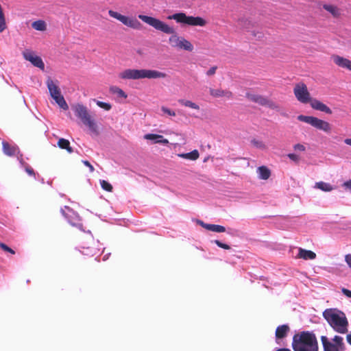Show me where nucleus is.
Masks as SVG:
<instances>
[{
    "label": "nucleus",
    "instance_id": "1",
    "mask_svg": "<svg viewBox=\"0 0 351 351\" xmlns=\"http://www.w3.org/2000/svg\"><path fill=\"white\" fill-rule=\"evenodd\" d=\"M138 17L144 23L153 27L156 30L160 31L167 34H171L169 38L170 45L175 49L192 51L194 49L193 45L190 41L182 36H179L173 27L169 26L165 22L146 15L139 14Z\"/></svg>",
    "mask_w": 351,
    "mask_h": 351
},
{
    "label": "nucleus",
    "instance_id": "2",
    "mask_svg": "<svg viewBox=\"0 0 351 351\" xmlns=\"http://www.w3.org/2000/svg\"><path fill=\"white\" fill-rule=\"evenodd\" d=\"M292 348L294 351H318V342L313 332L302 331L293 337Z\"/></svg>",
    "mask_w": 351,
    "mask_h": 351
},
{
    "label": "nucleus",
    "instance_id": "3",
    "mask_svg": "<svg viewBox=\"0 0 351 351\" xmlns=\"http://www.w3.org/2000/svg\"><path fill=\"white\" fill-rule=\"evenodd\" d=\"M323 317L336 332L344 334L348 331V322L343 312L336 308H328L323 312Z\"/></svg>",
    "mask_w": 351,
    "mask_h": 351
},
{
    "label": "nucleus",
    "instance_id": "4",
    "mask_svg": "<svg viewBox=\"0 0 351 351\" xmlns=\"http://www.w3.org/2000/svg\"><path fill=\"white\" fill-rule=\"evenodd\" d=\"M119 77L123 80L158 79L165 78L167 74L157 70L128 69L119 73Z\"/></svg>",
    "mask_w": 351,
    "mask_h": 351
},
{
    "label": "nucleus",
    "instance_id": "5",
    "mask_svg": "<svg viewBox=\"0 0 351 351\" xmlns=\"http://www.w3.org/2000/svg\"><path fill=\"white\" fill-rule=\"evenodd\" d=\"M75 115L88 128L90 132L98 134V128L95 118L90 114L87 107L82 104L72 106Z\"/></svg>",
    "mask_w": 351,
    "mask_h": 351
},
{
    "label": "nucleus",
    "instance_id": "6",
    "mask_svg": "<svg viewBox=\"0 0 351 351\" xmlns=\"http://www.w3.org/2000/svg\"><path fill=\"white\" fill-rule=\"evenodd\" d=\"M298 120L308 123L315 128L326 133H329L331 131V125L328 121L315 117L301 114L298 116Z\"/></svg>",
    "mask_w": 351,
    "mask_h": 351
},
{
    "label": "nucleus",
    "instance_id": "7",
    "mask_svg": "<svg viewBox=\"0 0 351 351\" xmlns=\"http://www.w3.org/2000/svg\"><path fill=\"white\" fill-rule=\"evenodd\" d=\"M169 19H174L178 23H184L189 25L203 27L206 24V21L199 16H188L184 13H176L168 17Z\"/></svg>",
    "mask_w": 351,
    "mask_h": 351
},
{
    "label": "nucleus",
    "instance_id": "8",
    "mask_svg": "<svg viewBox=\"0 0 351 351\" xmlns=\"http://www.w3.org/2000/svg\"><path fill=\"white\" fill-rule=\"evenodd\" d=\"M108 14L110 16L116 19L128 27L134 29H140L141 28V23L135 17L124 16L112 10L108 11Z\"/></svg>",
    "mask_w": 351,
    "mask_h": 351
},
{
    "label": "nucleus",
    "instance_id": "9",
    "mask_svg": "<svg viewBox=\"0 0 351 351\" xmlns=\"http://www.w3.org/2000/svg\"><path fill=\"white\" fill-rule=\"evenodd\" d=\"M293 93L297 99L302 104H308L312 99L306 85L304 83L297 84L294 87Z\"/></svg>",
    "mask_w": 351,
    "mask_h": 351
},
{
    "label": "nucleus",
    "instance_id": "10",
    "mask_svg": "<svg viewBox=\"0 0 351 351\" xmlns=\"http://www.w3.org/2000/svg\"><path fill=\"white\" fill-rule=\"evenodd\" d=\"M61 213L67 219L69 223L75 226L80 229H81L83 226L81 223V219L77 213L74 212L72 209H71L69 206H65L64 209H61Z\"/></svg>",
    "mask_w": 351,
    "mask_h": 351
},
{
    "label": "nucleus",
    "instance_id": "11",
    "mask_svg": "<svg viewBox=\"0 0 351 351\" xmlns=\"http://www.w3.org/2000/svg\"><path fill=\"white\" fill-rule=\"evenodd\" d=\"M24 58L30 62L34 66H36L42 70L45 69V64L40 57L37 56L34 51L31 50H25L23 53Z\"/></svg>",
    "mask_w": 351,
    "mask_h": 351
},
{
    "label": "nucleus",
    "instance_id": "12",
    "mask_svg": "<svg viewBox=\"0 0 351 351\" xmlns=\"http://www.w3.org/2000/svg\"><path fill=\"white\" fill-rule=\"evenodd\" d=\"M311 107L316 110L325 112L328 114H332L331 109L327 106L326 104L321 102L319 100L317 99H311V101L309 102Z\"/></svg>",
    "mask_w": 351,
    "mask_h": 351
},
{
    "label": "nucleus",
    "instance_id": "13",
    "mask_svg": "<svg viewBox=\"0 0 351 351\" xmlns=\"http://www.w3.org/2000/svg\"><path fill=\"white\" fill-rule=\"evenodd\" d=\"M331 58L337 66L351 71V60L337 55L332 56Z\"/></svg>",
    "mask_w": 351,
    "mask_h": 351
},
{
    "label": "nucleus",
    "instance_id": "14",
    "mask_svg": "<svg viewBox=\"0 0 351 351\" xmlns=\"http://www.w3.org/2000/svg\"><path fill=\"white\" fill-rule=\"evenodd\" d=\"M3 152L8 156H14L19 154V149L15 145H11L6 141L2 142Z\"/></svg>",
    "mask_w": 351,
    "mask_h": 351
},
{
    "label": "nucleus",
    "instance_id": "15",
    "mask_svg": "<svg viewBox=\"0 0 351 351\" xmlns=\"http://www.w3.org/2000/svg\"><path fill=\"white\" fill-rule=\"evenodd\" d=\"M46 84L49 90L50 96L61 93L60 88L58 86V82L57 80L53 81L50 77H49L46 81Z\"/></svg>",
    "mask_w": 351,
    "mask_h": 351
},
{
    "label": "nucleus",
    "instance_id": "16",
    "mask_svg": "<svg viewBox=\"0 0 351 351\" xmlns=\"http://www.w3.org/2000/svg\"><path fill=\"white\" fill-rule=\"evenodd\" d=\"M209 93L211 96H213V97H216V98L225 97L228 99H230L232 97V92H230V90H223L221 88H217V89L210 88Z\"/></svg>",
    "mask_w": 351,
    "mask_h": 351
},
{
    "label": "nucleus",
    "instance_id": "17",
    "mask_svg": "<svg viewBox=\"0 0 351 351\" xmlns=\"http://www.w3.org/2000/svg\"><path fill=\"white\" fill-rule=\"evenodd\" d=\"M297 258H302L304 260H313L316 258V254L311 250H307L300 247L298 249Z\"/></svg>",
    "mask_w": 351,
    "mask_h": 351
},
{
    "label": "nucleus",
    "instance_id": "18",
    "mask_svg": "<svg viewBox=\"0 0 351 351\" xmlns=\"http://www.w3.org/2000/svg\"><path fill=\"white\" fill-rule=\"evenodd\" d=\"M289 331V327L288 326V325L284 324L278 326L276 330V343H279L278 340L285 338L287 335Z\"/></svg>",
    "mask_w": 351,
    "mask_h": 351
},
{
    "label": "nucleus",
    "instance_id": "19",
    "mask_svg": "<svg viewBox=\"0 0 351 351\" xmlns=\"http://www.w3.org/2000/svg\"><path fill=\"white\" fill-rule=\"evenodd\" d=\"M321 341L323 345L324 351H342L333 343L329 341L326 336H322Z\"/></svg>",
    "mask_w": 351,
    "mask_h": 351
},
{
    "label": "nucleus",
    "instance_id": "20",
    "mask_svg": "<svg viewBox=\"0 0 351 351\" xmlns=\"http://www.w3.org/2000/svg\"><path fill=\"white\" fill-rule=\"evenodd\" d=\"M51 97L53 99V100L59 106L60 108L65 110L69 108V106L61 93Z\"/></svg>",
    "mask_w": 351,
    "mask_h": 351
},
{
    "label": "nucleus",
    "instance_id": "21",
    "mask_svg": "<svg viewBox=\"0 0 351 351\" xmlns=\"http://www.w3.org/2000/svg\"><path fill=\"white\" fill-rule=\"evenodd\" d=\"M256 171L258 178L262 180H267L271 176L270 170L265 166L258 167Z\"/></svg>",
    "mask_w": 351,
    "mask_h": 351
},
{
    "label": "nucleus",
    "instance_id": "22",
    "mask_svg": "<svg viewBox=\"0 0 351 351\" xmlns=\"http://www.w3.org/2000/svg\"><path fill=\"white\" fill-rule=\"evenodd\" d=\"M178 156L182 158L191 160H195L199 158V152L197 150L195 149L191 152L186 153V154H179Z\"/></svg>",
    "mask_w": 351,
    "mask_h": 351
},
{
    "label": "nucleus",
    "instance_id": "23",
    "mask_svg": "<svg viewBox=\"0 0 351 351\" xmlns=\"http://www.w3.org/2000/svg\"><path fill=\"white\" fill-rule=\"evenodd\" d=\"M178 101L180 105L185 106V107L190 108L191 109L199 110L200 108L198 104H197L196 103L193 102L190 100L180 99H178Z\"/></svg>",
    "mask_w": 351,
    "mask_h": 351
},
{
    "label": "nucleus",
    "instance_id": "24",
    "mask_svg": "<svg viewBox=\"0 0 351 351\" xmlns=\"http://www.w3.org/2000/svg\"><path fill=\"white\" fill-rule=\"evenodd\" d=\"M315 188L320 189L325 192H329L333 189V187L330 184L322 181L316 182Z\"/></svg>",
    "mask_w": 351,
    "mask_h": 351
},
{
    "label": "nucleus",
    "instance_id": "25",
    "mask_svg": "<svg viewBox=\"0 0 351 351\" xmlns=\"http://www.w3.org/2000/svg\"><path fill=\"white\" fill-rule=\"evenodd\" d=\"M58 145L61 149H66L69 153L73 152L72 147L70 146V142L66 139L60 138Z\"/></svg>",
    "mask_w": 351,
    "mask_h": 351
},
{
    "label": "nucleus",
    "instance_id": "26",
    "mask_svg": "<svg viewBox=\"0 0 351 351\" xmlns=\"http://www.w3.org/2000/svg\"><path fill=\"white\" fill-rule=\"evenodd\" d=\"M32 27L38 31H45L47 28L46 23L44 21L38 20L34 21L32 24Z\"/></svg>",
    "mask_w": 351,
    "mask_h": 351
},
{
    "label": "nucleus",
    "instance_id": "27",
    "mask_svg": "<svg viewBox=\"0 0 351 351\" xmlns=\"http://www.w3.org/2000/svg\"><path fill=\"white\" fill-rule=\"evenodd\" d=\"M239 25L247 32H250L251 27L253 26V24L251 21L248 19H241L239 21Z\"/></svg>",
    "mask_w": 351,
    "mask_h": 351
},
{
    "label": "nucleus",
    "instance_id": "28",
    "mask_svg": "<svg viewBox=\"0 0 351 351\" xmlns=\"http://www.w3.org/2000/svg\"><path fill=\"white\" fill-rule=\"evenodd\" d=\"M110 90L112 93L117 95V96L119 97L125 99L128 97L127 94L122 89L117 86L110 87Z\"/></svg>",
    "mask_w": 351,
    "mask_h": 351
},
{
    "label": "nucleus",
    "instance_id": "29",
    "mask_svg": "<svg viewBox=\"0 0 351 351\" xmlns=\"http://www.w3.org/2000/svg\"><path fill=\"white\" fill-rule=\"evenodd\" d=\"M334 344L337 346L338 348L341 349V350H344L345 349V345L343 341V338L340 336L336 335L333 338Z\"/></svg>",
    "mask_w": 351,
    "mask_h": 351
},
{
    "label": "nucleus",
    "instance_id": "30",
    "mask_svg": "<svg viewBox=\"0 0 351 351\" xmlns=\"http://www.w3.org/2000/svg\"><path fill=\"white\" fill-rule=\"evenodd\" d=\"M6 29V23L5 16L0 5V32H3Z\"/></svg>",
    "mask_w": 351,
    "mask_h": 351
},
{
    "label": "nucleus",
    "instance_id": "31",
    "mask_svg": "<svg viewBox=\"0 0 351 351\" xmlns=\"http://www.w3.org/2000/svg\"><path fill=\"white\" fill-rule=\"evenodd\" d=\"M260 96H261V95L256 94V93H252V92H247L245 94L246 98L249 101L254 102V103H256L257 101V100Z\"/></svg>",
    "mask_w": 351,
    "mask_h": 351
},
{
    "label": "nucleus",
    "instance_id": "32",
    "mask_svg": "<svg viewBox=\"0 0 351 351\" xmlns=\"http://www.w3.org/2000/svg\"><path fill=\"white\" fill-rule=\"evenodd\" d=\"M100 184H101V188H102L104 190H105V191H109V192L112 191V185H111L109 182H108L107 181L104 180H100Z\"/></svg>",
    "mask_w": 351,
    "mask_h": 351
},
{
    "label": "nucleus",
    "instance_id": "33",
    "mask_svg": "<svg viewBox=\"0 0 351 351\" xmlns=\"http://www.w3.org/2000/svg\"><path fill=\"white\" fill-rule=\"evenodd\" d=\"M210 231L215 232H224L226 231V228L223 226L212 224Z\"/></svg>",
    "mask_w": 351,
    "mask_h": 351
},
{
    "label": "nucleus",
    "instance_id": "34",
    "mask_svg": "<svg viewBox=\"0 0 351 351\" xmlns=\"http://www.w3.org/2000/svg\"><path fill=\"white\" fill-rule=\"evenodd\" d=\"M267 104H265V106L271 108V109H273V110H278L280 109V106L278 104H277L276 103L274 102L273 101L267 99Z\"/></svg>",
    "mask_w": 351,
    "mask_h": 351
},
{
    "label": "nucleus",
    "instance_id": "35",
    "mask_svg": "<svg viewBox=\"0 0 351 351\" xmlns=\"http://www.w3.org/2000/svg\"><path fill=\"white\" fill-rule=\"evenodd\" d=\"M160 138H162V135L155 134H147L144 136L145 139L154 141V142Z\"/></svg>",
    "mask_w": 351,
    "mask_h": 351
},
{
    "label": "nucleus",
    "instance_id": "36",
    "mask_svg": "<svg viewBox=\"0 0 351 351\" xmlns=\"http://www.w3.org/2000/svg\"><path fill=\"white\" fill-rule=\"evenodd\" d=\"M324 8L325 10L330 12L335 16L338 14V10L337 9V8L332 5H324Z\"/></svg>",
    "mask_w": 351,
    "mask_h": 351
},
{
    "label": "nucleus",
    "instance_id": "37",
    "mask_svg": "<svg viewBox=\"0 0 351 351\" xmlns=\"http://www.w3.org/2000/svg\"><path fill=\"white\" fill-rule=\"evenodd\" d=\"M96 104L106 110H110L112 108L111 105L109 103L103 102L101 101H96Z\"/></svg>",
    "mask_w": 351,
    "mask_h": 351
},
{
    "label": "nucleus",
    "instance_id": "38",
    "mask_svg": "<svg viewBox=\"0 0 351 351\" xmlns=\"http://www.w3.org/2000/svg\"><path fill=\"white\" fill-rule=\"evenodd\" d=\"M161 110L162 112L169 115V116H171V117H175L176 116V112L175 111L165 107V106H162L161 107Z\"/></svg>",
    "mask_w": 351,
    "mask_h": 351
},
{
    "label": "nucleus",
    "instance_id": "39",
    "mask_svg": "<svg viewBox=\"0 0 351 351\" xmlns=\"http://www.w3.org/2000/svg\"><path fill=\"white\" fill-rule=\"evenodd\" d=\"M0 247L5 252H9L12 254H15V252L14 250H13L12 248H10V247H8L7 245H5V243H0Z\"/></svg>",
    "mask_w": 351,
    "mask_h": 351
},
{
    "label": "nucleus",
    "instance_id": "40",
    "mask_svg": "<svg viewBox=\"0 0 351 351\" xmlns=\"http://www.w3.org/2000/svg\"><path fill=\"white\" fill-rule=\"evenodd\" d=\"M267 99L268 98H267L266 97L261 95L258 97L256 104H258V105L262 106H265V104H267L266 102H267Z\"/></svg>",
    "mask_w": 351,
    "mask_h": 351
},
{
    "label": "nucleus",
    "instance_id": "41",
    "mask_svg": "<svg viewBox=\"0 0 351 351\" xmlns=\"http://www.w3.org/2000/svg\"><path fill=\"white\" fill-rule=\"evenodd\" d=\"M218 247H221V248H223V249H225V250H229L230 248V247L227 245V244H225V243H223L222 242H221L219 240H215L213 241Z\"/></svg>",
    "mask_w": 351,
    "mask_h": 351
},
{
    "label": "nucleus",
    "instance_id": "42",
    "mask_svg": "<svg viewBox=\"0 0 351 351\" xmlns=\"http://www.w3.org/2000/svg\"><path fill=\"white\" fill-rule=\"evenodd\" d=\"M252 143L255 147H256L258 148H261V149L265 148V145L262 141L254 139L252 141Z\"/></svg>",
    "mask_w": 351,
    "mask_h": 351
},
{
    "label": "nucleus",
    "instance_id": "43",
    "mask_svg": "<svg viewBox=\"0 0 351 351\" xmlns=\"http://www.w3.org/2000/svg\"><path fill=\"white\" fill-rule=\"evenodd\" d=\"M217 69V66H213L212 67H210L207 71H206V75L208 76H212V75H214L216 73V71Z\"/></svg>",
    "mask_w": 351,
    "mask_h": 351
},
{
    "label": "nucleus",
    "instance_id": "44",
    "mask_svg": "<svg viewBox=\"0 0 351 351\" xmlns=\"http://www.w3.org/2000/svg\"><path fill=\"white\" fill-rule=\"evenodd\" d=\"M293 149L295 151H299V152H304L306 150V147H304V145L300 144V143L295 144L293 146Z\"/></svg>",
    "mask_w": 351,
    "mask_h": 351
},
{
    "label": "nucleus",
    "instance_id": "45",
    "mask_svg": "<svg viewBox=\"0 0 351 351\" xmlns=\"http://www.w3.org/2000/svg\"><path fill=\"white\" fill-rule=\"evenodd\" d=\"M287 157L290 160H293V161H294L295 162H298L299 161V160H300L299 156L295 154H287Z\"/></svg>",
    "mask_w": 351,
    "mask_h": 351
},
{
    "label": "nucleus",
    "instance_id": "46",
    "mask_svg": "<svg viewBox=\"0 0 351 351\" xmlns=\"http://www.w3.org/2000/svg\"><path fill=\"white\" fill-rule=\"evenodd\" d=\"M155 143L167 145L169 143V141L167 138H164V137L162 136V138H160L159 139L156 140V141H155Z\"/></svg>",
    "mask_w": 351,
    "mask_h": 351
},
{
    "label": "nucleus",
    "instance_id": "47",
    "mask_svg": "<svg viewBox=\"0 0 351 351\" xmlns=\"http://www.w3.org/2000/svg\"><path fill=\"white\" fill-rule=\"evenodd\" d=\"M83 164L89 168L90 172H93L95 169L93 166L88 160H82Z\"/></svg>",
    "mask_w": 351,
    "mask_h": 351
},
{
    "label": "nucleus",
    "instance_id": "48",
    "mask_svg": "<svg viewBox=\"0 0 351 351\" xmlns=\"http://www.w3.org/2000/svg\"><path fill=\"white\" fill-rule=\"evenodd\" d=\"M345 261L348 265L349 267L351 269V254H347L345 256Z\"/></svg>",
    "mask_w": 351,
    "mask_h": 351
},
{
    "label": "nucleus",
    "instance_id": "49",
    "mask_svg": "<svg viewBox=\"0 0 351 351\" xmlns=\"http://www.w3.org/2000/svg\"><path fill=\"white\" fill-rule=\"evenodd\" d=\"M341 291H342V293H343L345 295H346L348 298H351V291H350V290H348V289H346V288H343V289H341Z\"/></svg>",
    "mask_w": 351,
    "mask_h": 351
},
{
    "label": "nucleus",
    "instance_id": "50",
    "mask_svg": "<svg viewBox=\"0 0 351 351\" xmlns=\"http://www.w3.org/2000/svg\"><path fill=\"white\" fill-rule=\"evenodd\" d=\"M252 34L255 38H257L258 39H261L263 37V33L262 32H256L255 31H252Z\"/></svg>",
    "mask_w": 351,
    "mask_h": 351
},
{
    "label": "nucleus",
    "instance_id": "51",
    "mask_svg": "<svg viewBox=\"0 0 351 351\" xmlns=\"http://www.w3.org/2000/svg\"><path fill=\"white\" fill-rule=\"evenodd\" d=\"M25 171L29 175V176H35V173L31 167L29 166L25 167Z\"/></svg>",
    "mask_w": 351,
    "mask_h": 351
},
{
    "label": "nucleus",
    "instance_id": "52",
    "mask_svg": "<svg viewBox=\"0 0 351 351\" xmlns=\"http://www.w3.org/2000/svg\"><path fill=\"white\" fill-rule=\"evenodd\" d=\"M16 156H17V158L19 161V162L22 165H25V162L23 161V155L21 154H16Z\"/></svg>",
    "mask_w": 351,
    "mask_h": 351
},
{
    "label": "nucleus",
    "instance_id": "53",
    "mask_svg": "<svg viewBox=\"0 0 351 351\" xmlns=\"http://www.w3.org/2000/svg\"><path fill=\"white\" fill-rule=\"evenodd\" d=\"M211 226L212 224L202 223V227L208 230H211Z\"/></svg>",
    "mask_w": 351,
    "mask_h": 351
},
{
    "label": "nucleus",
    "instance_id": "54",
    "mask_svg": "<svg viewBox=\"0 0 351 351\" xmlns=\"http://www.w3.org/2000/svg\"><path fill=\"white\" fill-rule=\"evenodd\" d=\"M211 226L212 224L202 223V227L208 230H211Z\"/></svg>",
    "mask_w": 351,
    "mask_h": 351
},
{
    "label": "nucleus",
    "instance_id": "55",
    "mask_svg": "<svg viewBox=\"0 0 351 351\" xmlns=\"http://www.w3.org/2000/svg\"><path fill=\"white\" fill-rule=\"evenodd\" d=\"M343 185L351 191V179L344 182Z\"/></svg>",
    "mask_w": 351,
    "mask_h": 351
},
{
    "label": "nucleus",
    "instance_id": "56",
    "mask_svg": "<svg viewBox=\"0 0 351 351\" xmlns=\"http://www.w3.org/2000/svg\"><path fill=\"white\" fill-rule=\"evenodd\" d=\"M344 143H345L346 145L351 146V138H346V139L344 140Z\"/></svg>",
    "mask_w": 351,
    "mask_h": 351
},
{
    "label": "nucleus",
    "instance_id": "57",
    "mask_svg": "<svg viewBox=\"0 0 351 351\" xmlns=\"http://www.w3.org/2000/svg\"><path fill=\"white\" fill-rule=\"evenodd\" d=\"M346 339L347 341L351 345V333L347 335Z\"/></svg>",
    "mask_w": 351,
    "mask_h": 351
},
{
    "label": "nucleus",
    "instance_id": "58",
    "mask_svg": "<svg viewBox=\"0 0 351 351\" xmlns=\"http://www.w3.org/2000/svg\"><path fill=\"white\" fill-rule=\"evenodd\" d=\"M275 351H291L289 348H278Z\"/></svg>",
    "mask_w": 351,
    "mask_h": 351
},
{
    "label": "nucleus",
    "instance_id": "59",
    "mask_svg": "<svg viewBox=\"0 0 351 351\" xmlns=\"http://www.w3.org/2000/svg\"><path fill=\"white\" fill-rule=\"evenodd\" d=\"M198 223L202 226V223H204V222L202 221H198Z\"/></svg>",
    "mask_w": 351,
    "mask_h": 351
}]
</instances>
